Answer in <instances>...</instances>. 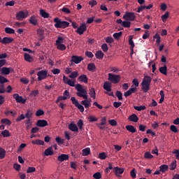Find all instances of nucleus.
<instances>
[{
  "label": "nucleus",
  "instance_id": "1",
  "mask_svg": "<svg viewBox=\"0 0 179 179\" xmlns=\"http://www.w3.org/2000/svg\"><path fill=\"white\" fill-rule=\"evenodd\" d=\"M63 82L71 87H76L77 90L76 95L78 97H83V99H84V100L81 101V104L84 106L85 108H89V107L92 106V99H87V90L86 88H83L82 85L77 84L75 85L76 81H72V80L69 79L66 76H63Z\"/></svg>",
  "mask_w": 179,
  "mask_h": 179
},
{
  "label": "nucleus",
  "instance_id": "2",
  "mask_svg": "<svg viewBox=\"0 0 179 179\" xmlns=\"http://www.w3.org/2000/svg\"><path fill=\"white\" fill-rule=\"evenodd\" d=\"M152 83V77L145 76L141 83V89L144 93H148L150 90V83Z\"/></svg>",
  "mask_w": 179,
  "mask_h": 179
},
{
  "label": "nucleus",
  "instance_id": "3",
  "mask_svg": "<svg viewBox=\"0 0 179 179\" xmlns=\"http://www.w3.org/2000/svg\"><path fill=\"white\" fill-rule=\"evenodd\" d=\"M53 22L55 23V27L56 29H66V27H69V22L62 21L59 17H55Z\"/></svg>",
  "mask_w": 179,
  "mask_h": 179
},
{
  "label": "nucleus",
  "instance_id": "4",
  "mask_svg": "<svg viewBox=\"0 0 179 179\" xmlns=\"http://www.w3.org/2000/svg\"><path fill=\"white\" fill-rule=\"evenodd\" d=\"M108 80L113 83V85H117V83H120L121 82V76L115 75L111 73H109L108 75Z\"/></svg>",
  "mask_w": 179,
  "mask_h": 179
},
{
  "label": "nucleus",
  "instance_id": "5",
  "mask_svg": "<svg viewBox=\"0 0 179 179\" xmlns=\"http://www.w3.org/2000/svg\"><path fill=\"white\" fill-rule=\"evenodd\" d=\"M71 101H72L73 104L75 105V107H76L79 111H80V113H83V111H85V107L79 103V101L76 100V98L72 96L71 98Z\"/></svg>",
  "mask_w": 179,
  "mask_h": 179
},
{
  "label": "nucleus",
  "instance_id": "6",
  "mask_svg": "<svg viewBox=\"0 0 179 179\" xmlns=\"http://www.w3.org/2000/svg\"><path fill=\"white\" fill-rule=\"evenodd\" d=\"M47 70H41L37 73L38 81L40 82L41 80H44V79H47Z\"/></svg>",
  "mask_w": 179,
  "mask_h": 179
},
{
  "label": "nucleus",
  "instance_id": "7",
  "mask_svg": "<svg viewBox=\"0 0 179 179\" xmlns=\"http://www.w3.org/2000/svg\"><path fill=\"white\" fill-rule=\"evenodd\" d=\"M86 30H87L86 23H83L79 27L77 28L76 33H77V34H79L80 36H82V34H83L85 31H86Z\"/></svg>",
  "mask_w": 179,
  "mask_h": 179
},
{
  "label": "nucleus",
  "instance_id": "8",
  "mask_svg": "<svg viewBox=\"0 0 179 179\" xmlns=\"http://www.w3.org/2000/svg\"><path fill=\"white\" fill-rule=\"evenodd\" d=\"M135 13H126L125 15L123 16V19L124 20H130V22H134L135 20Z\"/></svg>",
  "mask_w": 179,
  "mask_h": 179
},
{
  "label": "nucleus",
  "instance_id": "9",
  "mask_svg": "<svg viewBox=\"0 0 179 179\" xmlns=\"http://www.w3.org/2000/svg\"><path fill=\"white\" fill-rule=\"evenodd\" d=\"M13 97L17 103H20V104H24L26 103V99H23V96L19 95V94H14Z\"/></svg>",
  "mask_w": 179,
  "mask_h": 179
},
{
  "label": "nucleus",
  "instance_id": "10",
  "mask_svg": "<svg viewBox=\"0 0 179 179\" xmlns=\"http://www.w3.org/2000/svg\"><path fill=\"white\" fill-rule=\"evenodd\" d=\"M124 171L125 169L124 168H120L118 166L113 168V171L116 177H120L121 174H123Z\"/></svg>",
  "mask_w": 179,
  "mask_h": 179
},
{
  "label": "nucleus",
  "instance_id": "11",
  "mask_svg": "<svg viewBox=\"0 0 179 179\" xmlns=\"http://www.w3.org/2000/svg\"><path fill=\"white\" fill-rule=\"evenodd\" d=\"M27 17V13H24L23 11H20L16 13V19L17 20H23V19H26Z\"/></svg>",
  "mask_w": 179,
  "mask_h": 179
},
{
  "label": "nucleus",
  "instance_id": "12",
  "mask_svg": "<svg viewBox=\"0 0 179 179\" xmlns=\"http://www.w3.org/2000/svg\"><path fill=\"white\" fill-rule=\"evenodd\" d=\"M83 61V57L80 56L73 55L71 57V62L74 64H80Z\"/></svg>",
  "mask_w": 179,
  "mask_h": 179
},
{
  "label": "nucleus",
  "instance_id": "13",
  "mask_svg": "<svg viewBox=\"0 0 179 179\" xmlns=\"http://www.w3.org/2000/svg\"><path fill=\"white\" fill-rule=\"evenodd\" d=\"M36 127H40V128H44L48 125V122L45 120H39L36 124Z\"/></svg>",
  "mask_w": 179,
  "mask_h": 179
},
{
  "label": "nucleus",
  "instance_id": "14",
  "mask_svg": "<svg viewBox=\"0 0 179 179\" xmlns=\"http://www.w3.org/2000/svg\"><path fill=\"white\" fill-rule=\"evenodd\" d=\"M58 162H62L65 160H69V155L66 154H62L57 157Z\"/></svg>",
  "mask_w": 179,
  "mask_h": 179
},
{
  "label": "nucleus",
  "instance_id": "15",
  "mask_svg": "<svg viewBox=\"0 0 179 179\" xmlns=\"http://www.w3.org/2000/svg\"><path fill=\"white\" fill-rule=\"evenodd\" d=\"M29 22L31 24H33V26H37V24H38V20H37V17L36 15L31 16Z\"/></svg>",
  "mask_w": 179,
  "mask_h": 179
},
{
  "label": "nucleus",
  "instance_id": "16",
  "mask_svg": "<svg viewBox=\"0 0 179 179\" xmlns=\"http://www.w3.org/2000/svg\"><path fill=\"white\" fill-rule=\"evenodd\" d=\"M69 129H70V131H72V132L79 131V129L78 128V126L73 122L70 123V124L69 125Z\"/></svg>",
  "mask_w": 179,
  "mask_h": 179
},
{
  "label": "nucleus",
  "instance_id": "17",
  "mask_svg": "<svg viewBox=\"0 0 179 179\" xmlns=\"http://www.w3.org/2000/svg\"><path fill=\"white\" fill-rule=\"evenodd\" d=\"M63 94H64V96H58L59 100H60V101H62V100H67L68 97H69L71 96V94H69L68 90H65Z\"/></svg>",
  "mask_w": 179,
  "mask_h": 179
},
{
  "label": "nucleus",
  "instance_id": "18",
  "mask_svg": "<svg viewBox=\"0 0 179 179\" xmlns=\"http://www.w3.org/2000/svg\"><path fill=\"white\" fill-rule=\"evenodd\" d=\"M128 120L132 122H138V121H139V117H138L136 114L134 113L129 117Z\"/></svg>",
  "mask_w": 179,
  "mask_h": 179
},
{
  "label": "nucleus",
  "instance_id": "19",
  "mask_svg": "<svg viewBox=\"0 0 179 179\" xmlns=\"http://www.w3.org/2000/svg\"><path fill=\"white\" fill-rule=\"evenodd\" d=\"M45 156H52L54 155V150H52V147H49L44 152Z\"/></svg>",
  "mask_w": 179,
  "mask_h": 179
},
{
  "label": "nucleus",
  "instance_id": "20",
  "mask_svg": "<svg viewBox=\"0 0 179 179\" xmlns=\"http://www.w3.org/2000/svg\"><path fill=\"white\" fill-rule=\"evenodd\" d=\"M95 57L96 59H103L104 58V53L101 50H98L95 53Z\"/></svg>",
  "mask_w": 179,
  "mask_h": 179
},
{
  "label": "nucleus",
  "instance_id": "21",
  "mask_svg": "<svg viewBox=\"0 0 179 179\" xmlns=\"http://www.w3.org/2000/svg\"><path fill=\"white\" fill-rule=\"evenodd\" d=\"M132 38V36H129V44L130 45L131 52H134V48L135 47V43H134Z\"/></svg>",
  "mask_w": 179,
  "mask_h": 179
},
{
  "label": "nucleus",
  "instance_id": "22",
  "mask_svg": "<svg viewBox=\"0 0 179 179\" xmlns=\"http://www.w3.org/2000/svg\"><path fill=\"white\" fill-rule=\"evenodd\" d=\"M13 38H9V37H4L2 39V44H10V43H13Z\"/></svg>",
  "mask_w": 179,
  "mask_h": 179
},
{
  "label": "nucleus",
  "instance_id": "23",
  "mask_svg": "<svg viewBox=\"0 0 179 179\" xmlns=\"http://www.w3.org/2000/svg\"><path fill=\"white\" fill-rule=\"evenodd\" d=\"M79 82H83V83H87V76L83 74L78 77Z\"/></svg>",
  "mask_w": 179,
  "mask_h": 179
},
{
  "label": "nucleus",
  "instance_id": "24",
  "mask_svg": "<svg viewBox=\"0 0 179 179\" xmlns=\"http://www.w3.org/2000/svg\"><path fill=\"white\" fill-rule=\"evenodd\" d=\"M126 129L129 132H131V134H135V132H136V128L132 125L126 126Z\"/></svg>",
  "mask_w": 179,
  "mask_h": 179
},
{
  "label": "nucleus",
  "instance_id": "25",
  "mask_svg": "<svg viewBox=\"0 0 179 179\" xmlns=\"http://www.w3.org/2000/svg\"><path fill=\"white\" fill-rule=\"evenodd\" d=\"M103 89L106 90V92H111V83L108 81L105 82L103 84Z\"/></svg>",
  "mask_w": 179,
  "mask_h": 179
},
{
  "label": "nucleus",
  "instance_id": "26",
  "mask_svg": "<svg viewBox=\"0 0 179 179\" xmlns=\"http://www.w3.org/2000/svg\"><path fill=\"white\" fill-rule=\"evenodd\" d=\"M89 94L92 99H96V90L94 88L91 87L89 89Z\"/></svg>",
  "mask_w": 179,
  "mask_h": 179
},
{
  "label": "nucleus",
  "instance_id": "27",
  "mask_svg": "<svg viewBox=\"0 0 179 179\" xmlns=\"http://www.w3.org/2000/svg\"><path fill=\"white\" fill-rule=\"evenodd\" d=\"M1 73L3 75H9L10 73V69L8 67H3L1 69Z\"/></svg>",
  "mask_w": 179,
  "mask_h": 179
},
{
  "label": "nucleus",
  "instance_id": "28",
  "mask_svg": "<svg viewBox=\"0 0 179 179\" xmlns=\"http://www.w3.org/2000/svg\"><path fill=\"white\" fill-rule=\"evenodd\" d=\"M40 13L42 17H44V19H48V17H50V14L43 9L40 10Z\"/></svg>",
  "mask_w": 179,
  "mask_h": 179
},
{
  "label": "nucleus",
  "instance_id": "29",
  "mask_svg": "<svg viewBox=\"0 0 179 179\" xmlns=\"http://www.w3.org/2000/svg\"><path fill=\"white\" fill-rule=\"evenodd\" d=\"M24 58L27 62H33V57H31V56L27 53L24 54Z\"/></svg>",
  "mask_w": 179,
  "mask_h": 179
},
{
  "label": "nucleus",
  "instance_id": "30",
  "mask_svg": "<svg viewBox=\"0 0 179 179\" xmlns=\"http://www.w3.org/2000/svg\"><path fill=\"white\" fill-rule=\"evenodd\" d=\"M167 170H169V166H167L166 164H163L159 166V171H161V173H166Z\"/></svg>",
  "mask_w": 179,
  "mask_h": 179
},
{
  "label": "nucleus",
  "instance_id": "31",
  "mask_svg": "<svg viewBox=\"0 0 179 179\" xmlns=\"http://www.w3.org/2000/svg\"><path fill=\"white\" fill-rule=\"evenodd\" d=\"M159 72L160 73H162V75H167V66H164L159 68Z\"/></svg>",
  "mask_w": 179,
  "mask_h": 179
},
{
  "label": "nucleus",
  "instance_id": "32",
  "mask_svg": "<svg viewBox=\"0 0 179 179\" xmlns=\"http://www.w3.org/2000/svg\"><path fill=\"white\" fill-rule=\"evenodd\" d=\"M5 32L7 34H15V29L10 28V27H6Z\"/></svg>",
  "mask_w": 179,
  "mask_h": 179
},
{
  "label": "nucleus",
  "instance_id": "33",
  "mask_svg": "<svg viewBox=\"0 0 179 179\" xmlns=\"http://www.w3.org/2000/svg\"><path fill=\"white\" fill-rule=\"evenodd\" d=\"M56 45L57 47V50H59L60 51H65V50H66V46L62 43H59Z\"/></svg>",
  "mask_w": 179,
  "mask_h": 179
},
{
  "label": "nucleus",
  "instance_id": "34",
  "mask_svg": "<svg viewBox=\"0 0 179 179\" xmlns=\"http://www.w3.org/2000/svg\"><path fill=\"white\" fill-rule=\"evenodd\" d=\"M79 76V73L78 71H73L71 75H69L70 79H75Z\"/></svg>",
  "mask_w": 179,
  "mask_h": 179
},
{
  "label": "nucleus",
  "instance_id": "35",
  "mask_svg": "<svg viewBox=\"0 0 179 179\" xmlns=\"http://www.w3.org/2000/svg\"><path fill=\"white\" fill-rule=\"evenodd\" d=\"M1 124H5V125H10L12 122L9 119L3 118L1 120Z\"/></svg>",
  "mask_w": 179,
  "mask_h": 179
},
{
  "label": "nucleus",
  "instance_id": "36",
  "mask_svg": "<svg viewBox=\"0 0 179 179\" xmlns=\"http://www.w3.org/2000/svg\"><path fill=\"white\" fill-rule=\"evenodd\" d=\"M170 13L169 12H166L164 13V15H162V22H166V20H167V19H169V16Z\"/></svg>",
  "mask_w": 179,
  "mask_h": 179
},
{
  "label": "nucleus",
  "instance_id": "37",
  "mask_svg": "<svg viewBox=\"0 0 179 179\" xmlns=\"http://www.w3.org/2000/svg\"><path fill=\"white\" fill-rule=\"evenodd\" d=\"M89 155H90V148H87L83 150V156H89Z\"/></svg>",
  "mask_w": 179,
  "mask_h": 179
},
{
  "label": "nucleus",
  "instance_id": "38",
  "mask_svg": "<svg viewBox=\"0 0 179 179\" xmlns=\"http://www.w3.org/2000/svg\"><path fill=\"white\" fill-rule=\"evenodd\" d=\"M31 143H33V145H44V141L43 140H36V141H32Z\"/></svg>",
  "mask_w": 179,
  "mask_h": 179
},
{
  "label": "nucleus",
  "instance_id": "39",
  "mask_svg": "<svg viewBox=\"0 0 179 179\" xmlns=\"http://www.w3.org/2000/svg\"><path fill=\"white\" fill-rule=\"evenodd\" d=\"M65 39L62 36H58L56 41V45L57 44H64Z\"/></svg>",
  "mask_w": 179,
  "mask_h": 179
},
{
  "label": "nucleus",
  "instance_id": "40",
  "mask_svg": "<svg viewBox=\"0 0 179 179\" xmlns=\"http://www.w3.org/2000/svg\"><path fill=\"white\" fill-rule=\"evenodd\" d=\"M98 120L99 119L94 115H90L88 117L89 122H96V121H98Z\"/></svg>",
  "mask_w": 179,
  "mask_h": 179
},
{
  "label": "nucleus",
  "instance_id": "41",
  "mask_svg": "<svg viewBox=\"0 0 179 179\" xmlns=\"http://www.w3.org/2000/svg\"><path fill=\"white\" fill-rule=\"evenodd\" d=\"M6 155V151H5L3 148H0V159H5Z\"/></svg>",
  "mask_w": 179,
  "mask_h": 179
},
{
  "label": "nucleus",
  "instance_id": "42",
  "mask_svg": "<svg viewBox=\"0 0 179 179\" xmlns=\"http://www.w3.org/2000/svg\"><path fill=\"white\" fill-rule=\"evenodd\" d=\"M122 36V31L113 34V37L115 40H120V38Z\"/></svg>",
  "mask_w": 179,
  "mask_h": 179
},
{
  "label": "nucleus",
  "instance_id": "43",
  "mask_svg": "<svg viewBox=\"0 0 179 179\" xmlns=\"http://www.w3.org/2000/svg\"><path fill=\"white\" fill-rule=\"evenodd\" d=\"M134 110L137 111H142L143 110H146V106H134Z\"/></svg>",
  "mask_w": 179,
  "mask_h": 179
},
{
  "label": "nucleus",
  "instance_id": "44",
  "mask_svg": "<svg viewBox=\"0 0 179 179\" xmlns=\"http://www.w3.org/2000/svg\"><path fill=\"white\" fill-rule=\"evenodd\" d=\"M169 167H170L169 169H170L171 171L176 170V168L177 167V161H173Z\"/></svg>",
  "mask_w": 179,
  "mask_h": 179
},
{
  "label": "nucleus",
  "instance_id": "45",
  "mask_svg": "<svg viewBox=\"0 0 179 179\" xmlns=\"http://www.w3.org/2000/svg\"><path fill=\"white\" fill-rule=\"evenodd\" d=\"M96 69V65L94 63H90L87 65L88 71H94Z\"/></svg>",
  "mask_w": 179,
  "mask_h": 179
},
{
  "label": "nucleus",
  "instance_id": "46",
  "mask_svg": "<svg viewBox=\"0 0 179 179\" xmlns=\"http://www.w3.org/2000/svg\"><path fill=\"white\" fill-rule=\"evenodd\" d=\"M1 135L2 136H3V138H8V136H10V134L9 133V131L8 130H4L1 132Z\"/></svg>",
  "mask_w": 179,
  "mask_h": 179
},
{
  "label": "nucleus",
  "instance_id": "47",
  "mask_svg": "<svg viewBox=\"0 0 179 179\" xmlns=\"http://www.w3.org/2000/svg\"><path fill=\"white\" fill-rule=\"evenodd\" d=\"M4 114H5V115H6V116H8V115H9V114H11V115L13 116V117H15V115H16V112H13V111H12V110H6L5 112H4Z\"/></svg>",
  "mask_w": 179,
  "mask_h": 179
},
{
  "label": "nucleus",
  "instance_id": "48",
  "mask_svg": "<svg viewBox=\"0 0 179 179\" xmlns=\"http://www.w3.org/2000/svg\"><path fill=\"white\" fill-rule=\"evenodd\" d=\"M145 159H153V155L150 152H146L144 154Z\"/></svg>",
  "mask_w": 179,
  "mask_h": 179
},
{
  "label": "nucleus",
  "instance_id": "49",
  "mask_svg": "<svg viewBox=\"0 0 179 179\" xmlns=\"http://www.w3.org/2000/svg\"><path fill=\"white\" fill-rule=\"evenodd\" d=\"M101 50L103 51V52H107V51H108V45L107 43L102 44Z\"/></svg>",
  "mask_w": 179,
  "mask_h": 179
},
{
  "label": "nucleus",
  "instance_id": "50",
  "mask_svg": "<svg viewBox=\"0 0 179 179\" xmlns=\"http://www.w3.org/2000/svg\"><path fill=\"white\" fill-rule=\"evenodd\" d=\"M38 94H40V92L37 90H33L30 93V96H33L34 97H37V96H38Z\"/></svg>",
  "mask_w": 179,
  "mask_h": 179
},
{
  "label": "nucleus",
  "instance_id": "51",
  "mask_svg": "<svg viewBox=\"0 0 179 179\" xmlns=\"http://www.w3.org/2000/svg\"><path fill=\"white\" fill-rule=\"evenodd\" d=\"M122 26L123 27H131V22L129 21H123Z\"/></svg>",
  "mask_w": 179,
  "mask_h": 179
},
{
  "label": "nucleus",
  "instance_id": "52",
  "mask_svg": "<svg viewBox=\"0 0 179 179\" xmlns=\"http://www.w3.org/2000/svg\"><path fill=\"white\" fill-rule=\"evenodd\" d=\"M99 157L101 160H106L107 155H106V152H101L99 153Z\"/></svg>",
  "mask_w": 179,
  "mask_h": 179
},
{
  "label": "nucleus",
  "instance_id": "53",
  "mask_svg": "<svg viewBox=\"0 0 179 179\" xmlns=\"http://www.w3.org/2000/svg\"><path fill=\"white\" fill-rule=\"evenodd\" d=\"M170 129L172 132H174L175 134H177V132H178V129H177V127H176L175 125H171Z\"/></svg>",
  "mask_w": 179,
  "mask_h": 179
},
{
  "label": "nucleus",
  "instance_id": "54",
  "mask_svg": "<svg viewBox=\"0 0 179 179\" xmlns=\"http://www.w3.org/2000/svg\"><path fill=\"white\" fill-rule=\"evenodd\" d=\"M93 178L94 179H100L101 178V173L96 172L93 175Z\"/></svg>",
  "mask_w": 179,
  "mask_h": 179
},
{
  "label": "nucleus",
  "instance_id": "55",
  "mask_svg": "<svg viewBox=\"0 0 179 179\" xmlns=\"http://www.w3.org/2000/svg\"><path fill=\"white\" fill-rule=\"evenodd\" d=\"M130 176L131 178H136V170L135 169L131 171Z\"/></svg>",
  "mask_w": 179,
  "mask_h": 179
},
{
  "label": "nucleus",
  "instance_id": "56",
  "mask_svg": "<svg viewBox=\"0 0 179 179\" xmlns=\"http://www.w3.org/2000/svg\"><path fill=\"white\" fill-rule=\"evenodd\" d=\"M36 117H40L41 115H44V110L39 109L36 112Z\"/></svg>",
  "mask_w": 179,
  "mask_h": 179
},
{
  "label": "nucleus",
  "instance_id": "57",
  "mask_svg": "<svg viewBox=\"0 0 179 179\" xmlns=\"http://www.w3.org/2000/svg\"><path fill=\"white\" fill-rule=\"evenodd\" d=\"M6 82H8V79L2 76H0V83L3 85V83H6Z\"/></svg>",
  "mask_w": 179,
  "mask_h": 179
},
{
  "label": "nucleus",
  "instance_id": "58",
  "mask_svg": "<svg viewBox=\"0 0 179 179\" xmlns=\"http://www.w3.org/2000/svg\"><path fill=\"white\" fill-rule=\"evenodd\" d=\"M89 5L91 6V8H93L97 5V1L96 0H91L89 1Z\"/></svg>",
  "mask_w": 179,
  "mask_h": 179
},
{
  "label": "nucleus",
  "instance_id": "59",
  "mask_svg": "<svg viewBox=\"0 0 179 179\" xmlns=\"http://www.w3.org/2000/svg\"><path fill=\"white\" fill-rule=\"evenodd\" d=\"M116 96L117 97L118 100H122V92L120 91H117Z\"/></svg>",
  "mask_w": 179,
  "mask_h": 179
},
{
  "label": "nucleus",
  "instance_id": "60",
  "mask_svg": "<svg viewBox=\"0 0 179 179\" xmlns=\"http://www.w3.org/2000/svg\"><path fill=\"white\" fill-rule=\"evenodd\" d=\"M154 38H156V43L157 44H160V35L159 34H156L155 36H154Z\"/></svg>",
  "mask_w": 179,
  "mask_h": 179
},
{
  "label": "nucleus",
  "instance_id": "61",
  "mask_svg": "<svg viewBox=\"0 0 179 179\" xmlns=\"http://www.w3.org/2000/svg\"><path fill=\"white\" fill-rule=\"evenodd\" d=\"M108 122H109L110 125H111V127L117 126V121L115 120H114V119L110 120L108 121Z\"/></svg>",
  "mask_w": 179,
  "mask_h": 179
},
{
  "label": "nucleus",
  "instance_id": "62",
  "mask_svg": "<svg viewBox=\"0 0 179 179\" xmlns=\"http://www.w3.org/2000/svg\"><path fill=\"white\" fill-rule=\"evenodd\" d=\"M55 141L59 145H62L64 143V139H61L60 137H57L55 138Z\"/></svg>",
  "mask_w": 179,
  "mask_h": 179
},
{
  "label": "nucleus",
  "instance_id": "63",
  "mask_svg": "<svg viewBox=\"0 0 179 179\" xmlns=\"http://www.w3.org/2000/svg\"><path fill=\"white\" fill-rule=\"evenodd\" d=\"M86 57H88V58H93L94 57V55L92 52L86 51L85 52Z\"/></svg>",
  "mask_w": 179,
  "mask_h": 179
},
{
  "label": "nucleus",
  "instance_id": "64",
  "mask_svg": "<svg viewBox=\"0 0 179 179\" xmlns=\"http://www.w3.org/2000/svg\"><path fill=\"white\" fill-rule=\"evenodd\" d=\"M36 171V168L34 167H28L27 170V173H34Z\"/></svg>",
  "mask_w": 179,
  "mask_h": 179
}]
</instances>
